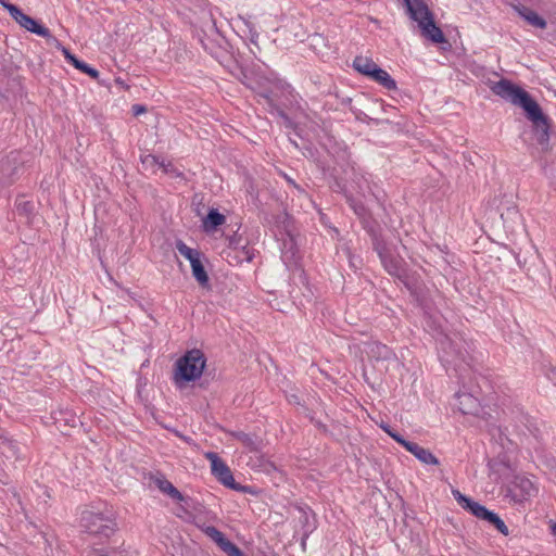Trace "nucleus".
Masks as SVG:
<instances>
[{"label":"nucleus","instance_id":"obj_8","mask_svg":"<svg viewBox=\"0 0 556 556\" xmlns=\"http://www.w3.org/2000/svg\"><path fill=\"white\" fill-rule=\"evenodd\" d=\"M205 458L211 463L212 475L225 486L240 491L243 488L235 481L233 475L227 464L215 452L205 453Z\"/></svg>","mask_w":556,"mask_h":556},{"label":"nucleus","instance_id":"obj_34","mask_svg":"<svg viewBox=\"0 0 556 556\" xmlns=\"http://www.w3.org/2000/svg\"><path fill=\"white\" fill-rule=\"evenodd\" d=\"M380 428L388 433L395 442L396 438H403L399 432L394 431L388 424L382 422Z\"/></svg>","mask_w":556,"mask_h":556},{"label":"nucleus","instance_id":"obj_19","mask_svg":"<svg viewBox=\"0 0 556 556\" xmlns=\"http://www.w3.org/2000/svg\"><path fill=\"white\" fill-rule=\"evenodd\" d=\"M154 483L161 492L168 495L170 498L177 502H184L186 500L181 492L163 476L155 478Z\"/></svg>","mask_w":556,"mask_h":556},{"label":"nucleus","instance_id":"obj_24","mask_svg":"<svg viewBox=\"0 0 556 556\" xmlns=\"http://www.w3.org/2000/svg\"><path fill=\"white\" fill-rule=\"evenodd\" d=\"M225 216L216 208H211L203 220V227L206 231L215 230L225 223Z\"/></svg>","mask_w":556,"mask_h":556},{"label":"nucleus","instance_id":"obj_43","mask_svg":"<svg viewBox=\"0 0 556 556\" xmlns=\"http://www.w3.org/2000/svg\"><path fill=\"white\" fill-rule=\"evenodd\" d=\"M529 431L534 435V438H539L540 437V429L538 427H533V428H530L529 427Z\"/></svg>","mask_w":556,"mask_h":556},{"label":"nucleus","instance_id":"obj_28","mask_svg":"<svg viewBox=\"0 0 556 556\" xmlns=\"http://www.w3.org/2000/svg\"><path fill=\"white\" fill-rule=\"evenodd\" d=\"M176 249L184 257H186L190 262V264L192 263V261H195L199 257H201V253L198 250L188 247L181 240H178L176 242Z\"/></svg>","mask_w":556,"mask_h":556},{"label":"nucleus","instance_id":"obj_33","mask_svg":"<svg viewBox=\"0 0 556 556\" xmlns=\"http://www.w3.org/2000/svg\"><path fill=\"white\" fill-rule=\"evenodd\" d=\"M77 70H79L80 72L87 74L88 76H90L93 79H98L99 75H100L98 70L91 67L90 65H88L85 62H83Z\"/></svg>","mask_w":556,"mask_h":556},{"label":"nucleus","instance_id":"obj_29","mask_svg":"<svg viewBox=\"0 0 556 556\" xmlns=\"http://www.w3.org/2000/svg\"><path fill=\"white\" fill-rule=\"evenodd\" d=\"M202 531L208 536L211 538L218 546L219 548L227 542V538L225 536V534L219 531L216 527L214 526H206V527H203L201 528Z\"/></svg>","mask_w":556,"mask_h":556},{"label":"nucleus","instance_id":"obj_3","mask_svg":"<svg viewBox=\"0 0 556 556\" xmlns=\"http://www.w3.org/2000/svg\"><path fill=\"white\" fill-rule=\"evenodd\" d=\"M80 527L99 543L109 540L118 530L115 518L91 510L81 514Z\"/></svg>","mask_w":556,"mask_h":556},{"label":"nucleus","instance_id":"obj_11","mask_svg":"<svg viewBox=\"0 0 556 556\" xmlns=\"http://www.w3.org/2000/svg\"><path fill=\"white\" fill-rule=\"evenodd\" d=\"M396 442L401 444L406 451L412 453L421 463L426 465L439 464V459L431 453L430 450L425 448L415 442L407 441L404 438H396Z\"/></svg>","mask_w":556,"mask_h":556},{"label":"nucleus","instance_id":"obj_37","mask_svg":"<svg viewBox=\"0 0 556 556\" xmlns=\"http://www.w3.org/2000/svg\"><path fill=\"white\" fill-rule=\"evenodd\" d=\"M159 166L164 170V173H174L175 172V168L173 167V165L170 163L165 164L162 161V162H160Z\"/></svg>","mask_w":556,"mask_h":556},{"label":"nucleus","instance_id":"obj_42","mask_svg":"<svg viewBox=\"0 0 556 556\" xmlns=\"http://www.w3.org/2000/svg\"><path fill=\"white\" fill-rule=\"evenodd\" d=\"M250 34H251V42L254 43L255 46H257L256 39L258 37V34L255 30H252V29H250Z\"/></svg>","mask_w":556,"mask_h":556},{"label":"nucleus","instance_id":"obj_15","mask_svg":"<svg viewBox=\"0 0 556 556\" xmlns=\"http://www.w3.org/2000/svg\"><path fill=\"white\" fill-rule=\"evenodd\" d=\"M419 27L421 29L422 36L432 42L442 43L446 41L443 31L439 26H437L433 16L427 21H424L422 25Z\"/></svg>","mask_w":556,"mask_h":556},{"label":"nucleus","instance_id":"obj_17","mask_svg":"<svg viewBox=\"0 0 556 556\" xmlns=\"http://www.w3.org/2000/svg\"><path fill=\"white\" fill-rule=\"evenodd\" d=\"M365 229L367 230L370 239L372 249L377 252L379 258L387 253L391 252L390 248L388 247L387 242L384 241L380 229H377L372 226H365Z\"/></svg>","mask_w":556,"mask_h":556},{"label":"nucleus","instance_id":"obj_32","mask_svg":"<svg viewBox=\"0 0 556 556\" xmlns=\"http://www.w3.org/2000/svg\"><path fill=\"white\" fill-rule=\"evenodd\" d=\"M34 205L29 201H22L16 203V210L20 215L28 216L31 214Z\"/></svg>","mask_w":556,"mask_h":556},{"label":"nucleus","instance_id":"obj_14","mask_svg":"<svg viewBox=\"0 0 556 556\" xmlns=\"http://www.w3.org/2000/svg\"><path fill=\"white\" fill-rule=\"evenodd\" d=\"M383 268L392 276L401 278L405 275L404 262L392 252L380 257Z\"/></svg>","mask_w":556,"mask_h":556},{"label":"nucleus","instance_id":"obj_5","mask_svg":"<svg viewBox=\"0 0 556 556\" xmlns=\"http://www.w3.org/2000/svg\"><path fill=\"white\" fill-rule=\"evenodd\" d=\"M344 174L352 180V187L359 195L366 198L367 194H369L376 201H381L380 195L375 191L377 184L371 180L370 174L363 172L354 164L349 165L348 168L344 169Z\"/></svg>","mask_w":556,"mask_h":556},{"label":"nucleus","instance_id":"obj_6","mask_svg":"<svg viewBox=\"0 0 556 556\" xmlns=\"http://www.w3.org/2000/svg\"><path fill=\"white\" fill-rule=\"evenodd\" d=\"M7 10L10 13L11 17L17 24H20L21 27L25 28L26 30L33 34L46 38L48 41L52 40L56 43L58 47H61L59 40L51 35L50 30L47 27L40 25L36 20L23 13V11L20 8H17L16 5H7Z\"/></svg>","mask_w":556,"mask_h":556},{"label":"nucleus","instance_id":"obj_47","mask_svg":"<svg viewBox=\"0 0 556 556\" xmlns=\"http://www.w3.org/2000/svg\"><path fill=\"white\" fill-rule=\"evenodd\" d=\"M318 428H320L323 431H327V428L325 425H323L321 422H317L316 424Z\"/></svg>","mask_w":556,"mask_h":556},{"label":"nucleus","instance_id":"obj_22","mask_svg":"<svg viewBox=\"0 0 556 556\" xmlns=\"http://www.w3.org/2000/svg\"><path fill=\"white\" fill-rule=\"evenodd\" d=\"M517 10L520 16H522L530 25L541 29L546 28V21L533 10L523 5L521 8H518Z\"/></svg>","mask_w":556,"mask_h":556},{"label":"nucleus","instance_id":"obj_21","mask_svg":"<svg viewBox=\"0 0 556 556\" xmlns=\"http://www.w3.org/2000/svg\"><path fill=\"white\" fill-rule=\"evenodd\" d=\"M459 400V410L463 414H477L480 407L479 401L477 397L472 396L468 393L457 394Z\"/></svg>","mask_w":556,"mask_h":556},{"label":"nucleus","instance_id":"obj_13","mask_svg":"<svg viewBox=\"0 0 556 556\" xmlns=\"http://www.w3.org/2000/svg\"><path fill=\"white\" fill-rule=\"evenodd\" d=\"M406 7L410 18L416 21L418 26L422 25L424 21L433 16L432 12L422 0H412Z\"/></svg>","mask_w":556,"mask_h":556},{"label":"nucleus","instance_id":"obj_38","mask_svg":"<svg viewBox=\"0 0 556 556\" xmlns=\"http://www.w3.org/2000/svg\"><path fill=\"white\" fill-rule=\"evenodd\" d=\"M283 177L290 186H292L293 188H295L299 191H303L302 188L287 174H283Z\"/></svg>","mask_w":556,"mask_h":556},{"label":"nucleus","instance_id":"obj_1","mask_svg":"<svg viewBox=\"0 0 556 556\" xmlns=\"http://www.w3.org/2000/svg\"><path fill=\"white\" fill-rule=\"evenodd\" d=\"M492 92L503 100L520 106L529 121L532 122L538 143L547 150L549 146L548 117L542 112L539 103L520 86L509 79L502 78L491 86Z\"/></svg>","mask_w":556,"mask_h":556},{"label":"nucleus","instance_id":"obj_48","mask_svg":"<svg viewBox=\"0 0 556 556\" xmlns=\"http://www.w3.org/2000/svg\"><path fill=\"white\" fill-rule=\"evenodd\" d=\"M552 532L554 535H556V522L552 526Z\"/></svg>","mask_w":556,"mask_h":556},{"label":"nucleus","instance_id":"obj_40","mask_svg":"<svg viewBox=\"0 0 556 556\" xmlns=\"http://www.w3.org/2000/svg\"><path fill=\"white\" fill-rule=\"evenodd\" d=\"M345 253H346V256L349 257V261H350V265L354 268H356V265H355V261H354V257L350 251V249H345Z\"/></svg>","mask_w":556,"mask_h":556},{"label":"nucleus","instance_id":"obj_7","mask_svg":"<svg viewBox=\"0 0 556 556\" xmlns=\"http://www.w3.org/2000/svg\"><path fill=\"white\" fill-rule=\"evenodd\" d=\"M332 181L330 182V188L339 193H343L350 207L353 212L362 219L364 227L370 226L368 223V218L370 217L369 210L364 204L363 201L355 199L352 193L348 189L346 182L338 177L334 173H332Z\"/></svg>","mask_w":556,"mask_h":556},{"label":"nucleus","instance_id":"obj_9","mask_svg":"<svg viewBox=\"0 0 556 556\" xmlns=\"http://www.w3.org/2000/svg\"><path fill=\"white\" fill-rule=\"evenodd\" d=\"M536 488L530 479L523 476H515L506 486V496L514 503H522L535 495Z\"/></svg>","mask_w":556,"mask_h":556},{"label":"nucleus","instance_id":"obj_44","mask_svg":"<svg viewBox=\"0 0 556 556\" xmlns=\"http://www.w3.org/2000/svg\"><path fill=\"white\" fill-rule=\"evenodd\" d=\"M324 40V38L318 35V34H315L313 37H312V42L313 45L315 46L316 43H318L319 41Z\"/></svg>","mask_w":556,"mask_h":556},{"label":"nucleus","instance_id":"obj_12","mask_svg":"<svg viewBox=\"0 0 556 556\" xmlns=\"http://www.w3.org/2000/svg\"><path fill=\"white\" fill-rule=\"evenodd\" d=\"M296 509L300 514L299 522L302 527V545L304 546L306 539L316 529L315 516L309 508L298 506Z\"/></svg>","mask_w":556,"mask_h":556},{"label":"nucleus","instance_id":"obj_35","mask_svg":"<svg viewBox=\"0 0 556 556\" xmlns=\"http://www.w3.org/2000/svg\"><path fill=\"white\" fill-rule=\"evenodd\" d=\"M141 162L147 165H160L159 157L152 154H147L144 156H141Z\"/></svg>","mask_w":556,"mask_h":556},{"label":"nucleus","instance_id":"obj_20","mask_svg":"<svg viewBox=\"0 0 556 556\" xmlns=\"http://www.w3.org/2000/svg\"><path fill=\"white\" fill-rule=\"evenodd\" d=\"M378 65L367 56L357 55L353 60V68L359 74L371 77Z\"/></svg>","mask_w":556,"mask_h":556},{"label":"nucleus","instance_id":"obj_2","mask_svg":"<svg viewBox=\"0 0 556 556\" xmlns=\"http://www.w3.org/2000/svg\"><path fill=\"white\" fill-rule=\"evenodd\" d=\"M206 358L202 351L193 349L177 359L174 382L178 388L199 379L204 370Z\"/></svg>","mask_w":556,"mask_h":556},{"label":"nucleus","instance_id":"obj_18","mask_svg":"<svg viewBox=\"0 0 556 556\" xmlns=\"http://www.w3.org/2000/svg\"><path fill=\"white\" fill-rule=\"evenodd\" d=\"M488 466L496 482L507 478L511 471L509 463L500 457L489 460Z\"/></svg>","mask_w":556,"mask_h":556},{"label":"nucleus","instance_id":"obj_10","mask_svg":"<svg viewBox=\"0 0 556 556\" xmlns=\"http://www.w3.org/2000/svg\"><path fill=\"white\" fill-rule=\"evenodd\" d=\"M22 165L20 153L16 151L10 152L5 157L0 161V186H9L13 184L18 175Z\"/></svg>","mask_w":556,"mask_h":556},{"label":"nucleus","instance_id":"obj_49","mask_svg":"<svg viewBox=\"0 0 556 556\" xmlns=\"http://www.w3.org/2000/svg\"><path fill=\"white\" fill-rule=\"evenodd\" d=\"M406 4H409L412 0H404Z\"/></svg>","mask_w":556,"mask_h":556},{"label":"nucleus","instance_id":"obj_25","mask_svg":"<svg viewBox=\"0 0 556 556\" xmlns=\"http://www.w3.org/2000/svg\"><path fill=\"white\" fill-rule=\"evenodd\" d=\"M230 435L241 442L245 447L251 451H257L260 446L258 438L251 433H245L243 431H231Z\"/></svg>","mask_w":556,"mask_h":556},{"label":"nucleus","instance_id":"obj_23","mask_svg":"<svg viewBox=\"0 0 556 556\" xmlns=\"http://www.w3.org/2000/svg\"><path fill=\"white\" fill-rule=\"evenodd\" d=\"M372 80L381 85L387 90H395L396 81L389 75L387 71L381 67H377L370 77Z\"/></svg>","mask_w":556,"mask_h":556},{"label":"nucleus","instance_id":"obj_26","mask_svg":"<svg viewBox=\"0 0 556 556\" xmlns=\"http://www.w3.org/2000/svg\"><path fill=\"white\" fill-rule=\"evenodd\" d=\"M190 265H191L192 276L194 277V279L199 282V285L201 287H207L208 282H210V278H208V275H207V273L204 268V265L201 261V257H199L195 261H192V263Z\"/></svg>","mask_w":556,"mask_h":556},{"label":"nucleus","instance_id":"obj_4","mask_svg":"<svg viewBox=\"0 0 556 556\" xmlns=\"http://www.w3.org/2000/svg\"><path fill=\"white\" fill-rule=\"evenodd\" d=\"M452 494L457 504L465 510L469 511L477 519L484 521L488 526L496 529L504 536L509 535V529L498 514L488 509L484 505L464 495L459 490H452Z\"/></svg>","mask_w":556,"mask_h":556},{"label":"nucleus","instance_id":"obj_41","mask_svg":"<svg viewBox=\"0 0 556 556\" xmlns=\"http://www.w3.org/2000/svg\"><path fill=\"white\" fill-rule=\"evenodd\" d=\"M61 50L66 61H68L70 58L73 56V53L67 48L61 47Z\"/></svg>","mask_w":556,"mask_h":556},{"label":"nucleus","instance_id":"obj_31","mask_svg":"<svg viewBox=\"0 0 556 556\" xmlns=\"http://www.w3.org/2000/svg\"><path fill=\"white\" fill-rule=\"evenodd\" d=\"M261 97L265 99L266 103L271 108V111H276L281 118L289 122V117L286 112L274 103V100L268 93H262Z\"/></svg>","mask_w":556,"mask_h":556},{"label":"nucleus","instance_id":"obj_27","mask_svg":"<svg viewBox=\"0 0 556 556\" xmlns=\"http://www.w3.org/2000/svg\"><path fill=\"white\" fill-rule=\"evenodd\" d=\"M53 418H54L55 425L58 426V428L61 431H63L62 426H68V427L73 428L77 424V418H76L75 414H72L70 412L60 410L58 413V415H55Z\"/></svg>","mask_w":556,"mask_h":556},{"label":"nucleus","instance_id":"obj_36","mask_svg":"<svg viewBox=\"0 0 556 556\" xmlns=\"http://www.w3.org/2000/svg\"><path fill=\"white\" fill-rule=\"evenodd\" d=\"M132 114L138 116L147 112V108L142 104H134L131 108Z\"/></svg>","mask_w":556,"mask_h":556},{"label":"nucleus","instance_id":"obj_45","mask_svg":"<svg viewBox=\"0 0 556 556\" xmlns=\"http://www.w3.org/2000/svg\"><path fill=\"white\" fill-rule=\"evenodd\" d=\"M0 4L7 10V5H13L12 3L8 2L7 0H0Z\"/></svg>","mask_w":556,"mask_h":556},{"label":"nucleus","instance_id":"obj_30","mask_svg":"<svg viewBox=\"0 0 556 556\" xmlns=\"http://www.w3.org/2000/svg\"><path fill=\"white\" fill-rule=\"evenodd\" d=\"M220 549L228 556H245L243 552L229 540H227V542L220 547Z\"/></svg>","mask_w":556,"mask_h":556},{"label":"nucleus","instance_id":"obj_16","mask_svg":"<svg viewBox=\"0 0 556 556\" xmlns=\"http://www.w3.org/2000/svg\"><path fill=\"white\" fill-rule=\"evenodd\" d=\"M366 353L375 361H390L395 357L394 352L388 345L376 341L367 343Z\"/></svg>","mask_w":556,"mask_h":556},{"label":"nucleus","instance_id":"obj_39","mask_svg":"<svg viewBox=\"0 0 556 556\" xmlns=\"http://www.w3.org/2000/svg\"><path fill=\"white\" fill-rule=\"evenodd\" d=\"M68 63H71L76 70L79 67V65L84 62L79 59H77L74 54L73 56L70 58V60L67 61Z\"/></svg>","mask_w":556,"mask_h":556},{"label":"nucleus","instance_id":"obj_46","mask_svg":"<svg viewBox=\"0 0 556 556\" xmlns=\"http://www.w3.org/2000/svg\"><path fill=\"white\" fill-rule=\"evenodd\" d=\"M507 214H508V215H510V214H513V215H517V214H518V212L513 207V208H507Z\"/></svg>","mask_w":556,"mask_h":556}]
</instances>
